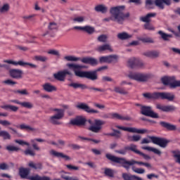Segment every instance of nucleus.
I'll use <instances>...</instances> for the list:
<instances>
[{
    "label": "nucleus",
    "mask_w": 180,
    "mask_h": 180,
    "mask_svg": "<svg viewBox=\"0 0 180 180\" xmlns=\"http://www.w3.org/2000/svg\"><path fill=\"white\" fill-rule=\"evenodd\" d=\"M105 122L100 120H94V125L89 127V129L93 132L98 133L102 129V125L105 124Z\"/></svg>",
    "instance_id": "nucleus-11"
},
{
    "label": "nucleus",
    "mask_w": 180,
    "mask_h": 180,
    "mask_svg": "<svg viewBox=\"0 0 180 180\" xmlns=\"http://www.w3.org/2000/svg\"><path fill=\"white\" fill-rule=\"evenodd\" d=\"M95 11L96 12L106 13L108 11V8L106 7L105 5H98L95 7Z\"/></svg>",
    "instance_id": "nucleus-30"
},
{
    "label": "nucleus",
    "mask_w": 180,
    "mask_h": 180,
    "mask_svg": "<svg viewBox=\"0 0 180 180\" xmlns=\"http://www.w3.org/2000/svg\"><path fill=\"white\" fill-rule=\"evenodd\" d=\"M0 124H1L4 127H8L11 125V122L8 120H0Z\"/></svg>",
    "instance_id": "nucleus-59"
},
{
    "label": "nucleus",
    "mask_w": 180,
    "mask_h": 180,
    "mask_svg": "<svg viewBox=\"0 0 180 180\" xmlns=\"http://www.w3.org/2000/svg\"><path fill=\"white\" fill-rule=\"evenodd\" d=\"M157 16V13H148L146 16H142L139 18V20L143 22L149 23L151 21L150 18Z\"/></svg>",
    "instance_id": "nucleus-23"
},
{
    "label": "nucleus",
    "mask_w": 180,
    "mask_h": 180,
    "mask_svg": "<svg viewBox=\"0 0 180 180\" xmlns=\"http://www.w3.org/2000/svg\"><path fill=\"white\" fill-rule=\"evenodd\" d=\"M117 59H118V56L116 55L108 56H107V63L117 62Z\"/></svg>",
    "instance_id": "nucleus-40"
},
{
    "label": "nucleus",
    "mask_w": 180,
    "mask_h": 180,
    "mask_svg": "<svg viewBox=\"0 0 180 180\" xmlns=\"http://www.w3.org/2000/svg\"><path fill=\"white\" fill-rule=\"evenodd\" d=\"M96 50L98 52H103L105 51H109L110 52L113 51V49L110 44H103L102 46H99L96 48Z\"/></svg>",
    "instance_id": "nucleus-26"
},
{
    "label": "nucleus",
    "mask_w": 180,
    "mask_h": 180,
    "mask_svg": "<svg viewBox=\"0 0 180 180\" xmlns=\"http://www.w3.org/2000/svg\"><path fill=\"white\" fill-rule=\"evenodd\" d=\"M126 149H127V150H131L136 154L140 153V150H137V146L133 143L130 144L129 146H126Z\"/></svg>",
    "instance_id": "nucleus-37"
},
{
    "label": "nucleus",
    "mask_w": 180,
    "mask_h": 180,
    "mask_svg": "<svg viewBox=\"0 0 180 180\" xmlns=\"http://www.w3.org/2000/svg\"><path fill=\"white\" fill-rule=\"evenodd\" d=\"M84 32L92 34L93 33L95 32V28L89 25L84 26Z\"/></svg>",
    "instance_id": "nucleus-41"
},
{
    "label": "nucleus",
    "mask_w": 180,
    "mask_h": 180,
    "mask_svg": "<svg viewBox=\"0 0 180 180\" xmlns=\"http://www.w3.org/2000/svg\"><path fill=\"white\" fill-rule=\"evenodd\" d=\"M67 75H72V74L68 70H65L63 71H59L58 73L53 74V77L57 80L65 81Z\"/></svg>",
    "instance_id": "nucleus-15"
},
{
    "label": "nucleus",
    "mask_w": 180,
    "mask_h": 180,
    "mask_svg": "<svg viewBox=\"0 0 180 180\" xmlns=\"http://www.w3.org/2000/svg\"><path fill=\"white\" fill-rule=\"evenodd\" d=\"M50 155L52 156H55L57 158H64L65 160H70L71 158L68 155H64L63 153H60L56 151L55 150H51L49 151Z\"/></svg>",
    "instance_id": "nucleus-19"
},
{
    "label": "nucleus",
    "mask_w": 180,
    "mask_h": 180,
    "mask_svg": "<svg viewBox=\"0 0 180 180\" xmlns=\"http://www.w3.org/2000/svg\"><path fill=\"white\" fill-rule=\"evenodd\" d=\"M128 77L139 82H144L148 80V78H150V75H148V74L140 72H130L128 75Z\"/></svg>",
    "instance_id": "nucleus-7"
},
{
    "label": "nucleus",
    "mask_w": 180,
    "mask_h": 180,
    "mask_svg": "<svg viewBox=\"0 0 180 180\" xmlns=\"http://www.w3.org/2000/svg\"><path fill=\"white\" fill-rule=\"evenodd\" d=\"M53 111H56V113L54 115H53L50 117L51 122L53 124H56V125L61 124L62 122H60L59 121V120H61L64 117V116H65V110L54 108L53 110Z\"/></svg>",
    "instance_id": "nucleus-6"
},
{
    "label": "nucleus",
    "mask_w": 180,
    "mask_h": 180,
    "mask_svg": "<svg viewBox=\"0 0 180 180\" xmlns=\"http://www.w3.org/2000/svg\"><path fill=\"white\" fill-rule=\"evenodd\" d=\"M172 153L173 154V157L174 158H176V157L180 155V150L176 149V150H172Z\"/></svg>",
    "instance_id": "nucleus-64"
},
{
    "label": "nucleus",
    "mask_w": 180,
    "mask_h": 180,
    "mask_svg": "<svg viewBox=\"0 0 180 180\" xmlns=\"http://www.w3.org/2000/svg\"><path fill=\"white\" fill-rule=\"evenodd\" d=\"M115 127L119 129H122L123 131L131 132V133H136V134H141L147 133V129H139L135 127H122L119 125L115 126Z\"/></svg>",
    "instance_id": "nucleus-10"
},
{
    "label": "nucleus",
    "mask_w": 180,
    "mask_h": 180,
    "mask_svg": "<svg viewBox=\"0 0 180 180\" xmlns=\"http://www.w3.org/2000/svg\"><path fill=\"white\" fill-rule=\"evenodd\" d=\"M114 91L117 93L122 95L128 94V91H127L124 88H121L120 86H115L114 88Z\"/></svg>",
    "instance_id": "nucleus-39"
},
{
    "label": "nucleus",
    "mask_w": 180,
    "mask_h": 180,
    "mask_svg": "<svg viewBox=\"0 0 180 180\" xmlns=\"http://www.w3.org/2000/svg\"><path fill=\"white\" fill-rule=\"evenodd\" d=\"M141 113L152 118H158V114L153 111V109L150 106H141Z\"/></svg>",
    "instance_id": "nucleus-9"
},
{
    "label": "nucleus",
    "mask_w": 180,
    "mask_h": 180,
    "mask_svg": "<svg viewBox=\"0 0 180 180\" xmlns=\"http://www.w3.org/2000/svg\"><path fill=\"white\" fill-rule=\"evenodd\" d=\"M143 27L145 30H147L154 31L155 30V27H153L151 24H150V22H147L143 25Z\"/></svg>",
    "instance_id": "nucleus-50"
},
{
    "label": "nucleus",
    "mask_w": 180,
    "mask_h": 180,
    "mask_svg": "<svg viewBox=\"0 0 180 180\" xmlns=\"http://www.w3.org/2000/svg\"><path fill=\"white\" fill-rule=\"evenodd\" d=\"M42 87L45 91L49 93L57 91V88L55 86L52 85L51 83H45L42 85Z\"/></svg>",
    "instance_id": "nucleus-22"
},
{
    "label": "nucleus",
    "mask_w": 180,
    "mask_h": 180,
    "mask_svg": "<svg viewBox=\"0 0 180 180\" xmlns=\"http://www.w3.org/2000/svg\"><path fill=\"white\" fill-rule=\"evenodd\" d=\"M108 136H115L117 138L121 137V132L118 130H113L112 133H109L107 134Z\"/></svg>",
    "instance_id": "nucleus-47"
},
{
    "label": "nucleus",
    "mask_w": 180,
    "mask_h": 180,
    "mask_svg": "<svg viewBox=\"0 0 180 180\" xmlns=\"http://www.w3.org/2000/svg\"><path fill=\"white\" fill-rule=\"evenodd\" d=\"M9 75L13 79H21L22 77L23 71L18 69H12L9 70Z\"/></svg>",
    "instance_id": "nucleus-18"
},
{
    "label": "nucleus",
    "mask_w": 180,
    "mask_h": 180,
    "mask_svg": "<svg viewBox=\"0 0 180 180\" xmlns=\"http://www.w3.org/2000/svg\"><path fill=\"white\" fill-rule=\"evenodd\" d=\"M158 33L160 35L162 39L164 41H169V39L172 38V34H167L162 31H159Z\"/></svg>",
    "instance_id": "nucleus-34"
},
{
    "label": "nucleus",
    "mask_w": 180,
    "mask_h": 180,
    "mask_svg": "<svg viewBox=\"0 0 180 180\" xmlns=\"http://www.w3.org/2000/svg\"><path fill=\"white\" fill-rule=\"evenodd\" d=\"M20 105L26 108H32L33 107L32 104L30 102H21Z\"/></svg>",
    "instance_id": "nucleus-54"
},
{
    "label": "nucleus",
    "mask_w": 180,
    "mask_h": 180,
    "mask_svg": "<svg viewBox=\"0 0 180 180\" xmlns=\"http://www.w3.org/2000/svg\"><path fill=\"white\" fill-rule=\"evenodd\" d=\"M160 125L165 128H167L169 131H174L176 129V126L171 124L168 122H161Z\"/></svg>",
    "instance_id": "nucleus-27"
},
{
    "label": "nucleus",
    "mask_w": 180,
    "mask_h": 180,
    "mask_svg": "<svg viewBox=\"0 0 180 180\" xmlns=\"http://www.w3.org/2000/svg\"><path fill=\"white\" fill-rule=\"evenodd\" d=\"M15 142L21 146H23V145H26L27 146H30V144L28 142L24 141L22 140H15Z\"/></svg>",
    "instance_id": "nucleus-63"
},
{
    "label": "nucleus",
    "mask_w": 180,
    "mask_h": 180,
    "mask_svg": "<svg viewBox=\"0 0 180 180\" xmlns=\"http://www.w3.org/2000/svg\"><path fill=\"white\" fill-rule=\"evenodd\" d=\"M132 170L137 174H143L144 172H146V170H144V169L136 168V167L134 166L132 167Z\"/></svg>",
    "instance_id": "nucleus-51"
},
{
    "label": "nucleus",
    "mask_w": 180,
    "mask_h": 180,
    "mask_svg": "<svg viewBox=\"0 0 180 180\" xmlns=\"http://www.w3.org/2000/svg\"><path fill=\"white\" fill-rule=\"evenodd\" d=\"M106 158L114 162L120 164L124 168H125L127 170L130 169V166H133L135 164H138L139 165H144L145 162H137L134 160H127L124 158H119L116 157L115 155H112L110 153H107L105 155Z\"/></svg>",
    "instance_id": "nucleus-3"
},
{
    "label": "nucleus",
    "mask_w": 180,
    "mask_h": 180,
    "mask_svg": "<svg viewBox=\"0 0 180 180\" xmlns=\"http://www.w3.org/2000/svg\"><path fill=\"white\" fill-rule=\"evenodd\" d=\"M104 174L106 176H109L110 178H114L115 176V171L110 168H105Z\"/></svg>",
    "instance_id": "nucleus-36"
},
{
    "label": "nucleus",
    "mask_w": 180,
    "mask_h": 180,
    "mask_svg": "<svg viewBox=\"0 0 180 180\" xmlns=\"http://www.w3.org/2000/svg\"><path fill=\"white\" fill-rule=\"evenodd\" d=\"M34 59L37 61L46 62L48 60V58L42 56H36Z\"/></svg>",
    "instance_id": "nucleus-46"
},
{
    "label": "nucleus",
    "mask_w": 180,
    "mask_h": 180,
    "mask_svg": "<svg viewBox=\"0 0 180 180\" xmlns=\"http://www.w3.org/2000/svg\"><path fill=\"white\" fill-rule=\"evenodd\" d=\"M142 149L153 152L155 154H157L158 155H160L161 154V151L160 150H158L155 148H153L151 146H143V147H142Z\"/></svg>",
    "instance_id": "nucleus-31"
},
{
    "label": "nucleus",
    "mask_w": 180,
    "mask_h": 180,
    "mask_svg": "<svg viewBox=\"0 0 180 180\" xmlns=\"http://www.w3.org/2000/svg\"><path fill=\"white\" fill-rule=\"evenodd\" d=\"M24 153L26 155H31V156H34L35 155V153L34 150H31V149H27L26 150L24 151Z\"/></svg>",
    "instance_id": "nucleus-60"
},
{
    "label": "nucleus",
    "mask_w": 180,
    "mask_h": 180,
    "mask_svg": "<svg viewBox=\"0 0 180 180\" xmlns=\"http://www.w3.org/2000/svg\"><path fill=\"white\" fill-rule=\"evenodd\" d=\"M135 175L129 174L127 173L122 174V178L124 180H134Z\"/></svg>",
    "instance_id": "nucleus-43"
},
{
    "label": "nucleus",
    "mask_w": 180,
    "mask_h": 180,
    "mask_svg": "<svg viewBox=\"0 0 180 180\" xmlns=\"http://www.w3.org/2000/svg\"><path fill=\"white\" fill-rule=\"evenodd\" d=\"M2 83L7 84V85H11L13 86L14 84H16L17 82L12 81L11 79H7L4 81Z\"/></svg>",
    "instance_id": "nucleus-61"
},
{
    "label": "nucleus",
    "mask_w": 180,
    "mask_h": 180,
    "mask_svg": "<svg viewBox=\"0 0 180 180\" xmlns=\"http://www.w3.org/2000/svg\"><path fill=\"white\" fill-rule=\"evenodd\" d=\"M76 108H77L78 109L83 110L89 113H99V111L91 109L87 104L84 103H79L78 105H76Z\"/></svg>",
    "instance_id": "nucleus-16"
},
{
    "label": "nucleus",
    "mask_w": 180,
    "mask_h": 180,
    "mask_svg": "<svg viewBox=\"0 0 180 180\" xmlns=\"http://www.w3.org/2000/svg\"><path fill=\"white\" fill-rule=\"evenodd\" d=\"M1 108L5 110H11L13 112H17L19 110L18 107L12 105H2Z\"/></svg>",
    "instance_id": "nucleus-35"
},
{
    "label": "nucleus",
    "mask_w": 180,
    "mask_h": 180,
    "mask_svg": "<svg viewBox=\"0 0 180 180\" xmlns=\"http://www.w3.org/2000/svg\"><path fill=\"white\" fill-rule=\"evenodd\" d=\"M67 66L69 68V69L72 70L75 76L81 78H86L91 81H96L98 79V71H102L108 69V66H102L97 70L94 71H81L82 69L84 68V67L82 65L68 63L67 64Z\"/></svg>",
    "instance_id": "nucleus-1"
},
{
    "label": "nucleus",
    "mask_w": 180,
    "mask_h": 180,
    "mask_svg": "<svg viewBox=\"0 0 180 180\" xmlns=\"http://www.w3.org/2000/svg\"><path fill=\"white\" fill-rule=\"evenodd\" d=\"M86 122V118L82 117H77L75 119L71 120L69 124L72 125L82 126L84 125Z\"/></svg>",
    "instance_id": "nucleus-17"
},
{
    "label": "nucleus",
    "mask_w": 180,
    "mask_h": 180,
    "mask_svg": "<svg viewBox=\"0 0 180 180\" xmlns=\"http://www.w3.org/2000/svg\"><path fill=\"white\" fill-rule=\"evenodd\" d=\"M156 108L163 112H171L176 109V108H175L174 105H162L160 104H158Z\"/></svg>",
    "instance_id": "nucleus-21"
},
{
    "label": "nucleus",
    "mask_w": 180,
    "mask_h": 180,
    "mask_svg": "<svg viewBox=\"0 0 180 180\" xmlns=\"http://www.w3.org/2000/svg\"><path fill=\"white\" fill-rule=\"evenodd\" d=\"M167 100L169 101H172L175 99V95L169 92H158V99Z\"/></svg>",
    "instance_id": "nucleus-14"
},
{
    "label": "nucleus",
    "mask_w": 180,
    "mask_h": 180,
    "mask_svg": "<svg viewBox=\"0 0 180 180\" xmlns=\"http://www.w3.org/2000/svg\"><path fill=\"white\" fill-rule=\"evenodd\" d=\"M141 41L143 43H154V40L150 37L142 38L141 39Z\"/></svg>",
    "instance_id": "nucleus-58"
},
{
    "label": "nucleus",
    "mask_w": 180,
    "mask_h": 180,
    "mask_svg": "<svg viewBox=\"0 0 180 180\" xmlns=\"http://www.w3.org/2000/svg\"><path fill=\"white\" fill-rule=\"evenodd\" d=\"M4 63H8V64H12L13 65H20L22 67H25V65H29L31 68H37V66L34 64H32L30 63H25L22 60H19L18 62L16 61H13L11 60H4Z\"/></svg>",
    "instance_id": "nucleus-12"
},
{
    "label": "nucleus",
    "mask_w": 180,
    "mask_h": 180,
    "mask_svg": "<svg viewBox=\"0 0 180 180\" xmlns=\"http://www.w3.org/2000/svg\"><path fill=\"white\" fill-rule=\"evenodd\" d=\"M98 41L100 42L105 43L108 40V37L105 34H101L98 37Z\"/></svg>",
    "instance_id": "nucleus-49"
},
{
    "label": "nucleus",
    "mask_w": 180,
    "mask_h": 180,
    "mask_svg": "<svg viewBox=\"0 0 180 180\" xmlns=\"http://www.w3.org/2000/svg\"><path fill=\"white\" fill-rule=\"evenodd\" d=\"M85 20V18L83 16H78L73 19L74 22H83Z\"/></svg>",
    "instance_id": "nucleus-57"
},
{
    "label": "nucleus",
    "mask_w": 180,
    "mask_h": 180,
    "mask_svg": "<svg viewBox=\"0 0 180 180\" xmlns=\"http://www.w3.org/2000/svg\"><path fill=\"white\" fill-rule=\"evenodd\" d=\"M10 7L8 4H5L1 8H0V13H5L8 11Z\"/></svg>",
    "instance_id": "nucleus-56"
},
{
    "label": "nucleus",
    "mask_w": 180,
    "mask_h": 180,
    "mask_svg": "<svg viewBox=\"0 0 180 180\" xmlns=\"http://www.w3.org/2000/svg\"><path fill=\"white\" fill-rule=\"evenodd\" d=\"M69 86L73 87L74 89H86L88 88V86L86 84H79L75 82H72L71 84H68Z\"/></svg>",
    "instance_id": "nucleus-29"
},
{
    "label": "nucleus",
    "mask_w": 180,
    "mask_h": 180,
    "mask_svg": "<svg viewBox=\"0 0 180 180\" xmlns=\"http://www.w3.org/2000/svg\"><path fill=\"white\" fill-rule=\"evenodd\" d=\"M83 63L90 64L91 65H98V60L94 58H84L81 59Z\"/></svg>",
    "instance_id": "nucleus-25"
},
{
    "label": "nucleus",
    "mask_w": 180,
    "mask_h": 180,
    "mask_svg": "<svg viewBox=\"0 0 180 180\" xmlns=\"http://www.w3.org/2000/svg\"><path fill=\"white\" fill-rule=\"evenodd\" d=\"M143 56L150 58H156L160 56V51H146L143 53Z\"/></svg>",
    "instance_id": "nucleus-24"
},
{
    "label": "nucleus",
    "mask_w": 180,
    "mask_h": 180,
    "mask_svg": "<svg viewBox=\"0 0 180 180\" xmlns=\"http://www.w3.org/2000/svg\"><path fill=\"white\" fill-rule=\"evenodd\" d=\"M112 119L120 120H130L131 118L129 116L124 117L118 113H112Z\"/></svg>",
    "instance_id": "nucleus-28"
},
{
    "label": "nucleus",
    "mask_w": 180,
    "mask_h": 180,
    "mask_svg": "<svg viewBox=\"0 0 180 180\" xmlns=\"http://www.w3.org/2000/svg\"><path fill=\"white\" fill-rule=\"evenodd\" d=\"M30 171L27 169H20L19 171V174L22 179H29V180H51L50 177L46 176H41L39 174H35L34 176H28Z\"/></svg>",
    "instance_id": "nucleus-4"
},
{
    "label": "nucleus",
    "mask_w": 180,
    "mask_h": 180,
    "mask_svg": "<svg viewBox=\"0 0 180 180\" xmlns=\"http://www.w3.org/2000/svg\"><path fill=\"white\" fill-rule=\"evenodd\" d=\"M64 59H65L68 61H78L79 60H81L80 58H77L73 56H65Z\"/></svg>",
    "instance_id": "nucleus-45"
},
{
    "label": "nucleus",
    "mask_w": 180,
    "mask_h": 180,
    "mask_svg": "<svg viewBox=\"0 0 180 180\" xmlns=\"http://www.w3.org/2000/svg\"><path fill=\"white\" fill-rule=\"evenodd\" d=\"M143 96L148 99H158V92H155L153 94L146 93L143 94Z\"/></svg>",
    "instance_id": "nucleus-38"
},
{
    "label": "nucleus",
    "mask_w": 180,
    "mask_h": 180,
    "mask_svg": "<svg viewBox=\"0 0 180 180\" xmlns=\"http://www.w3.org/2000/svg\"><path fill=\"white\" fill-rule=\"evenodd\" d=\"M155 1L153 0H146V6L149 8H154Z\"/></svg>",
    "instance_id": "nucleus-48"
},
{
    "label": "nucleus",
    "mask_w": 180,
    "mask_h": 180,
    "mask_svg": "<svg viewBox=\"0 0 180 180\" xmlns=\"http://www.w3.org/2000/svg\"><path fill=\"white\" fill-rule=\"evenodd\" d=\"M6 149L9 151V152H12V151H18L20 150L19 148L13 146H7L6 147Z\"/></svg>",
    "instance_id": "nucleus-52"
},
{
    "label": "nucleus",
    "mask_w": 180,
    "mask_h": 180,
    "mask_svg": "<svg viewBox=\"0 0 180 180\" xmlns=\"http://www.w3.org/2000/svg\"><path fill=\"white\" fill-rule=\"evenodd\" d=\"M161 81L164 85H168L170 89H175L180 86V81H176L175 76H164L161 78Z\"/></svg>",
    "instance_id": "nucleus-5"
},
{
    "label": "nucleus",
    "mask_w": 180,
    "mask_h": 180,
    "mask_svg": "<svg viewBox=\"0 0 180 180\" xmlns=\"http://www.w3.org/2000/svg\"><path fill=\"white\" fill-rule=\"evenodd\" d=\"M128 65L131 68H143L144 63H143V61L140 60L139 58H132L128 60Z\"/></svg>",
    "instance_id": "nucleus-13"
},
{
    "label": "nucleus",
    "mask_w": 180,
    "mask_h": 180,
    "mask_svg": "<svg viewBox=\"0 0 180 180\" xmlns=\"http://www.w3.org/2000/svg\"><path fill=\"white\" fill-rule=\"evenodd\" d=\"M17 128H20V129H26V130H30V131H34V129L31 127L29 125H26L25 124H22L20 126H16Z\"/></svg>",
    "instance_id": "nucleus-44"
},
{
    "label": "nucleus",
    "mask_w": 180,
    "mask_h": 180,
    "mask_svg": "<svg viewBox=\"0 0 180 180\" xmlns=\"http://www.w3.org/2000/svg\"><path fill=\"white\" fill-rule=\"evenodd\" d=\"M125 9L124 6H117L110 8V13L112 15L110 18H107L103 19V21L109 22L117 21L120 24H122L125 18H127L130 16V13H127L124 14L123 11Z\"/></svg>",
    "instance_id": "nucleus-2"
},
{
    "label": "nucleus",
    "mask_w": 180,
    "mask_h": 180,
    "mask_svg": "<svg viewBox=\"0 0 180 180\" xmlns=\"http://www.w3.org/2000/svg\"><path fill=\"white\" fill-rule=\"evenodd\" d=\"M47 53L49 54L56 56H60L59 51H56V50H49Z\"/></svg>",
    "instance_id": "nucleus-62"
},
{
    "label": "nucleus",
    "mask_w": 180,
    "mask_h": 180,
    "mask_svg": "<svg viewBox=\"0 0 180 180\" xmlns=\"http://www.w3.org/2000/svg\"><path fill=\"white\" fill-rule=\"evenodd\" d=\"M164 4L169 6L171 5V0H155V5L160 9H164Z\"/></svg>",
    "instance_id": "nucleus-20"
},
{
    "label": "nucleus",
    "mask_w": 180,
    "mask_h": 180,
    "mask_svg": "<svg viewBox=\"0 0 180 180\" xmlns=\"http://www.w3.org/2000/svg\"><path fill=\"white\" fill-rule=\"evenodd\" d=\"M0 137L3 138L4 140H10L11 139V135L8 131L5 130L0 131Z\"/></svg>",
    "instance_id": "nucleus-32"
},
{
    "label": "nucleus",
    "mask_w": 180,
    "mask_h": 180,
    "mask_svg": "<svg viewBox=\"0 0 180 180\" xmlns=\"http://www.w3.org/2000/svg\"><path fill=\"white\" fill-rule=\"evenodd\" d=\"M29 166L32 168H34V169H38L42 168V164L40 162L34 163L33 162H30L29 163Z\"/></svg>",
    "instance_id": "nucleus-42"
},
{
    "label": "nucleus",
    "mask_w": 180,
    "mask_h": 180,
    "mask_svg": "<svg viewBox=\"0 0 180 180\" xmlns=\"http://www.w3.org/2000/svg\"><path fill=\"white\" fill-rule=\"evenodd\" d=\"M148 138H149L151 140L152 143L163 148H165L168 146V143H169V140L165 138L151 136H148Z\"/></svg>",
    "instance_id": "nucleus-8"
},
{
    "label": "nucleus",
    "mask_w": 180,
    "mask_h": 180,
    "mask_svg": "<svg viewBox=\"0 0 180 180\" xmlns=\"http://www.w3.org/2000/svg\"><path fill=\"white\" fill-rule=\"evenodd\" d=\"M132 37H133V35H130L127 32H122L117 34V38L121 40H126Z\"/></svg>",
    "instance_id": "nucleus-33"
},
{
    "label": "nucleus",
    "mask_w": 180,
    "mask_h": 180,
    "mask_svg": "<svg viewBox=\"0 0 180 180\" xmlns=\"http://www.w3.org/2000/svg\"><path fill=\"white\" fill-rule=\"evenodd\" d=\"M48 28L50 30H53L58 29V25L56 22H50Z\"/></svg>",
    "instance_id": "nucleus-55"
},
{
    "label": "nucleus",
    "mask_w": 180,
    "mask_h": 180,
    "mask_svg": "<svg viewBox=\"0 0 180 180\" xmlns=\"http://www.w3.org/2000/svg\"><path fill=\"white\" fill-rule=\"evenodd\" d=\"M127 146H125L123 149L116 150L115 153L124 155L127 153Z\"/></svg>",
    "instance_id": "nucleus-53"
}]
</instances>
